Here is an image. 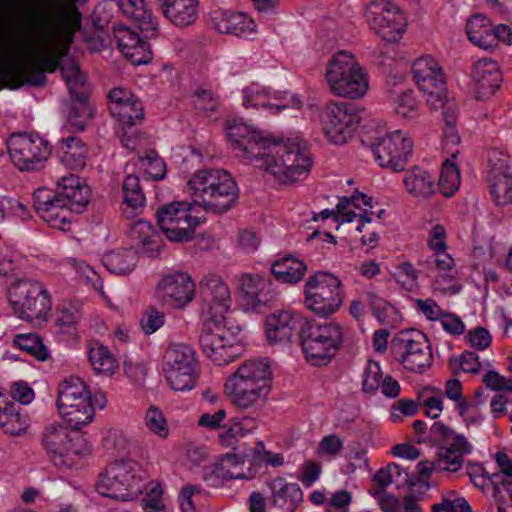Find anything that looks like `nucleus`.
I'll return each mask as SVG.
<instances>
[{
    "label": "nucleus",
    "instance_id": "f257e3e1",
    "mask_svg": "<svg viewBox=\"0 0 512 512\" xmlns=\"http://www.w3.org/2000/svg\"><path fill=\"white\" fill-rule=\"evenodd\" d=\"M13 29L0 28V89L42 86L46 72L60 69L71 97L87 98L86 79L72 62L61 65L81 14L75 0H0Z\"/></svg>",
    "mask_w": 512,
    "mask_h": 512
},
{
    "label": "nucleus",
    "instance_id": "f03ea898",
    "mask_svg": "<svg viewBox=\"0 0 512 512\" xmlns=\"http://www.w3.org/2000/svg\"><path fill=\"white\" fill-rule=\"evenodd\" d=\"M227 137L239 156L271 174L281 184L301 181L311 170L313 160L307 143L300 137L285 141L265 137L241 120L228 122Z\"/></svg>",
    "mask_w": 512,
    "mask_h": 512
},
{
    "label": "nucleus",
    "instance_id": "7ed1b4c3",
    "mask_svg": "<svg viewBox=\"0 0 512 512\" xmlns=\"http://www.w3.org/2000/svg\"><path fill=\"white\" fill-rule=\"evenodd\" d=\"M91 191L78 176L69 174L56 182L55 191L38 188L34 208L39 216L53 227L62 228L70 222L71 213L80 214L90 201Z\"/></svg>",
    "mask_w": 512,
    "mask_h": 512
},
{
    "label": "nucleus",
    "instance_id": "20e7f679",
    "mask_svg": "<svg viewBox=\"0 0 512 512\" xmlns=\"http://www.w3.org/2000/svg\"><path fill=\"white\" fill-rule=\"evenodd\" d=\"M187 188L195 205L215 214L227 212L239 197L237 183L222 169H203L195 172L187 182Z\"/></svg>",
    "mask_w": 512,
    "mask_h": 512
},
{
    "label": "nucleus",
    "instance_id": "39448f33",
    "mask_svg": "<svg viewBox=\"0 0 512 512\" xmlns=\"http://www.w3.org/2000/svg\"><path fill=\"white\" fill-rule=\"evenodd\" d=\"M56 405L72 430H80L94 419L91 392L78 376L71 375L59 383Z\"/></svg>",
    "mask_w": 512,
    "mask_h": 512
},
{
    "label": "nucleus",
    "instance_id": "423d86ee",
    "mask_svg": "<svg viewBox=\"0 0 512 512\" xmlns=\"http://www.w3.org/2000/svg\"><path fill=\"white\" fill-rule=\"evenodd\" d=\"M325 79L331 93L349 99L363 97L368 90V78L355 57L339 51L327 63Z\"/></svg>",
    "mask_w": 512,
    "mask_h": 512
},
{
    "label": "nucleus",
    "instance_id": "0eeeda50",
    "mask_svg": "<svg viewBox=\"0 0 512 512\" xmlns=\"http://www.w3.org/2000/svg\"><path fill=\"white\" fill-rule=\"evenodd\" d=\"M139 465L132 459H120L112 462L100 474L96 484L97 491L120 501H131L142 493Z\"/></svg>",
    "mask_w": 512,
    "mask_h": 512
},
{
    "label": "nucleus",
    "instance_id": "6e6552de",
    "mask_svg": "<svg viewBox=\"0 0 512 512\" xmlns=\"http://www.w3.org/2000/svg\"><path fill=\"white\" fill-rule=\"evenodd\" d=\"M9 303L14 313L27 322L46 321L51 310L49 292L31 279H22L9 288Z\"/></svg>",
    "mask_w": 512,
    "mask_h": 512
},
{
    "label": "nucleus",
    "instance_id": "1a4fd4ad",
    "mask_svg": "<svg viewBox=\"0 0 512 512\" xmlns=\"http://www.w3.org/2000/svg\"><path fill=\"white\" fill-rule=\"evenodd\" d=\"M305 305L321 317H328L339 310L343 303L342 283L331 273L316 272L305 284Z\"/></svg>",
    "mask_w": 512,
    "mask_h": 512
},
{
    "label": "nucleus",
    "instance_id": "9d476101",
    "mask_svg": "<svg viewBox=\"0 0 512 512\" xmlns=\"http://www.w3.org/2000/svg\"><path fill=\"white\" fill-rule=\"evenodd\" d=\"M74 430L72 434L62 424H49L42 433V446L51 462L57 466H71L73 455L86 453L90 450L88 442Z\"/></svg>",
    "mask_w": 512,
    "mask_h": 512
},
{
    "label": "nucleus",
    "instance_id": "9b49d317",
    "mask_svg": "<svg viewBox=\"0 0 512 512\" xmlns=\"http://www.w3.org/2000/svg\"><path fill=\"white\" fill-rule=\"evenodd\" d=\"M428 438L438 446L437 465L445 471H459L463 466L464 455L470 454L473 450V446L464 435L456 433L442 422L432 424Z\"/></svg>",
    "mask_w": 512,
    "mask_h": 512
},
{
    "label": "nucleus",
    "instance_id": "f8f14e48",
    "mask_svg": "<svg viewBox=\"0 0 512 512\" xmlns=\"http://www.w3.org/2000/svg\"><path fill=\"white\" fill-rule=\"evenodd\" d=\"M361 110L347 102H330L321 113L324 134L336 145L352 138L361 120Z\"/></svg>",
    "mask_w": 512,
    "mask_h": 512
},
{
    "label": "nucleus",
    "instance_id": "ddd939ff",
    "mask_svg": "<svg viewBox=\"0 0 512 512\" xmlns=\"http://www.w3.org/2000/svg\"><path fill=\"white\" fill-rule=\"evenodd\" d=\"M191 212L192 205L184 201L162 205L156 213L157 224L170 241H190L200 225V219Z\"/></svg>",
    "mask_w": 512,
    "mask_h": 512
},
{
    "label": "nucleus",
    "instance_id": "4468645a",
    "mask_svg": "<svg viewBox=\"0 0 512 512\" xmlns=\"http://www.w3.org/2000/svg\"><path fill=\"white\" fill-rule=\"evenodd\" d=\"M7 146L11 161L21 171L38 169L50 155L48 142L38 134H13Z\"/></svg>",
    "mask_w": 512,
    "mask_h": 512
},
{
    "label": "nucleus",
    "instance_id": "2eb2a0df",
    "mask_svg": "<svg viewBox=\"0 0 512 512\" xmlns=\"http://www.w3.org/2000/svg\"><path fill=\"white\" fill-rule=\"evenodd\" d=\"M365 19L374 32L387 42L398 41L406 28L400 9L387 0H373L365 10Z\"/></svg>",
    "mask_w": 512,
    "mask_h": 512
},
{
    "label": "nucleus",
    "instance_id": "dca6fc26",
    "mask_svg": "<svg viewBox=\"0 0 512 512\" xmlns=\"http://www.w3.org/2000/svg\"><path fill=\"white\" fill-rule=\"evenodd\" d=\"M413 80L427 94V103L433 108L442 105L446 98V82L442 68L432 56H422L412 65Z\"/></svg>",
    "mask_w": 512,
    "mask_h": 512
},
{
    "label": "nucleus",
    "instance_id": "f3484780",
    "mask_svg": "<svg viewBox=\"0 0 512 512\" xmlns=\"http://www.w3.org/2000/svg\"><path fill=\"white\" fill-rule=\"evenodd\" d=\"M371 148L381 167L399 172L404 170L413 149V142L401 130H396L379 138Z\"/></svg>",
    "mask_w": 512,
    "mask_h": 512
},
{
    "label": "nucleus",
    "instance_id": "a211bd4d",
    "mask_svg": "<svg viewBox=\"0 0 512 512\" xmlns=\"http://www.w3.org/2000/svg\"><path fill=\"white\" fill-rule=\"evenodd\" d=\"M201 293L207 320L222 324L231 304L230 290L216 275H209L201 281Z\"/></svg>",
    "mask_w": 512,
    "mask_h": 512
},
{
    "label": "nucleus",
    "instance_id": "6ab92c4d",
    "mask_svg": "<svg viewBox=\"0 0 512 512\" xmlns=\"http://www.w3.org/2000/svg\"><path fill=\"white\" fill-rule=\"evenodd\" d=\"M299 340L303 352L314 349L340 350L343 332L342 328L335 323L319 325L315 322H305L299 329Z\"/></svg>",
    "mask_w": 512,
    "mask_h": 512
},
{
    "label": "nucleus",
    "instance_id": "aec40b11",
    "mask_svg": "<svg viewBox=\"0 0 512 512\" xmlns=\"http://www.w3.org/2000/svg\"><path fill=\"white\" fill-rule=\"evenodd\" d=\"M197 360L195 354H165L163 371L175 391L191 390L195 386Z\"/></svg>",
    "mask_w": 512,
    "mask_h": 512
},
{
    "label": "nucleus",
    "instance_id": "412c9836",
    "mask_svg": "<svg viewBox=\"0 0 512 512\" xmlns=\"http://www.w3.org/2000/svg\"><path fill=\"white\" fill-rule=\"evenodd\" d=\"M195 285L191 277L183 272L164 276L157 284L159 299L173 308H183L192 301Z\"/></svg>",
    "mask_w": 512,
    "mask_h": 512
},
{
    "label": "nucleus",
    "instance_id": "4be33fe9",
    "mask_svg": "<svg viewBox=\"0 0 512 512\" xmlns=\"http://www.w3.org/2000/svg\"><path fill=\"white\" fill-rule=\"evenodd\" d=\"M108 109L123 126L132 127L142 122L144 109L141 101L131 91L114 88L108 93Z\"/></svg>",
    "mask_w": 512,
    "mask_h": 512
},
{
    "label": "nucleus",
    "instance_id": "5701e85b",
    "mask_svg": "<svg viewBox=\"0 0 512 512\" xmlns=\"http://www.w3.org/2000/svg\"><path fill=\"white\" fill-rule=\"evenodd\" d=\"M301 323L300 314L291 310L275 311L265 319V335L269 344L285 346L292 342Z\"/></svg>",
    "mask_w": 512,
    "mask_h": 512
},
{
    "label": "nucleus",
    "instance_id": "b1692460",
    "mask_svg": "<svg viewBox=\"0 0 512 512\" xmlns=\"http://www.w3.org/2000/svg\"><path fill=\"white\" fill-rule=\"evenodd\" d=\"M243 105L245 107L267 108L275 114L290 107L299 109L302 102L295 96L288 99L286 92H271L270 89H259L256 86H250L243 90Z\"/></svg>",
    "mask_w": 512,
    "mask_h": 512
},
{
    "label": "nucleus",
    "instance_id": "393cba45",
    "mask_svg": "<svg viewBox=\"0 0 512 512\" xmlns=\"http://www.w3.org/2000/svg\"><path fill=\"white\" fill-rule=\"evenodd\" d=\"M224 392L235 406L247 409L265 397L269 390L264 385L248 381L233 373L224 385Z\"/></svg>",
    "mask_w": 512,
    "mask_h": 512
},
{
    "label": "nucleus",
    "instance_id": "a878e982",
    "mask_svg": "<svg viewBox=\"0 0 512 512\" xmlns=\"http://www.w3.org/2000/svg\"><path fill=\"white\" fill-rule=\"evenodd\" d=\"M472 80L477 99L486 100L500 88L502 74L497 62L491 58L479 59L473 66Z\"/></svg>",
    "mask_w": 512,
    "mask_h": 512
},
{
    "label": "nucleus",
    "instance_id": "bb28decb",
    "mask_svg": "<svg viewBox=\"0 0 512 512\" xmlns=\"http://www.w3.org/2000/svg\"><path fill=\"white\" fill-rule=\"evenodd\" d=\"M213 26L222 34L244 36L255 30V22L242 12L220 11L212 17Z\"/></svg>",
    "mask_w": 512,
    "mask_h": 512
},
{
    "label": "nucleus",
    "instance_id": "cd10ccee",
    "mask_svg": "<svg viewBox=\"0 0 512 512\" xmlns=\"http://www.w3.org/2000/svg\"><path fill=\"white\" fill-rule=\"evenodd\" d=\"M116 3L122 13L132 19L138 28L146 33L147 37H152L156 34L158 28L157 20L144 0H117Z\"/></svg>",
    "mask_w": 512,
    "mask_h": 512
},
{
    "label": "nucleus",
    "instance_id": "c85d7f7f",
    "mask_svg": "<svg viewBox=\"0 0 512 512\" xmlns=\"http://www.w3.org/2000/svg\"><path fill=\"white\" fill-rule=\"evenodd\" d=\"M403 184L411 196L420 200L429 199L437 191L435 177L418 166L405 172Z\"/></svg>",
    "mask_w": 512,
    "mask_h": 512
},
{
    "label": "nucleus",
    "instance_id": "c756f323",
    "mask_svg": "<svg viewBox=\"0 0 512 512\" xmlns=\"http://www.w3.org/2000/svg\"><path fill=\"white\" fill-rule=\"evenodd\" d=\"M241 290L247 301L254 307L265 306L276 296L271 281L258 275L243 276L241 278Z\"/></svg>",
    "mask_w": 512,
    "mask_h": 512
},
{
    "label": "nucleus",
    "instance_id": "7c9ffc66",
    "mask_svg": "<svg viewBox=\"0 0 512 512\" xmlns=\"http://www.w3.org/2000/svg\"><path fill=\"white\" fill-rule=\"evenodd\" d=\"M163 15L175 26L186 27L198 17V0H159Z\"/></svg>",
    "mask_w": 512,
    "mask_h": 512
},
{
    "label": "nucleus",
    "instance_id": "2f4dec72",
    "mask_svg": "<svg viewBox=\"0 0 512 512\" xmlns=\"http://www.w3.org/2000/svg\"><path fill=\"white\" fill-rule=\"evenodd\" d=\"M269 488L273 505L287 512H295L303 502V492L297 483H287L284 478L277 477L269 483Z\"/></svg>",
    "mask_w": 512,
    "mask_h": 512
},
{
    "label": "nucleus",
    "instance_id": "473e14b6",
    "mask_svg": "<svg viewBox=\"0 0 512 512\" xmlns=\"http://www.w3.org/2000/svg\"><path fill=\"white\" fill-rule=\"evenodd\" d=\"M122 192L121 211L124 217L132 219L142 213L146 198L139 177L133 174L127 175L122 184Z\"/></svg>",
    "mask_w": 512,
    "mask_h": 512
},
{
    "label": "nucleus",
    "instance_id": "72a5a7b5",
    "mask_svg": "<svg viewBox=\"0 0 512 512\" xmlns=\"http://www.w3.org/2000/svg\"><path fill=\"white\" fill-rule=\"evenodd\" d=\"M57 152L63 165L71 170L83 169L87 161V148L77 136H69L59 140Z\"/></svg>",
    "mask_w": 512,
    "mask_h": 512
},
{
    "label": "nucleus",
    "instance_id": "f704fd0d",
    "mask_svg": "<svg viewBox=\"0 0 512 512\" xmlns=\"http://www.w3.org/2000/svg\"><path fill=\"white\" fill-rule=\"evenodd\" d=\"M466 33L468 39L476 46L485 50L495 48L493 25L483 14H474L467 21Z\"/></svg>",
    "mask_w": 512,
    "mask_h": 512
},
{
    "label": "nucleus",
    "instance_id": "c9c22d12",
    "mask_svg": "<svg viewBox=\"0 0 512 512\" xmlns=\"http://www.w3.org/2000/svg\"><path fill=\"white\" fill-rule=\"evenodd\" d=\"M306 270V264L302 260L290 255L276 260L271 266V272L276 280L288 284L302 280Z\"/></svg>",
    "mask_w": 512,
    "mask_h": 512
},
{
    "label": "nucleus",
    "instance_id": "e433bc0d",
    "mask_svg": "<svg viewBox=\"0 0 512 512\" xmlns=\"http://www.w3.org/2000/svg\"><path fill=\"white\" fill-rule=\"evenodd\" d=\"M234 374L247 379L251 382H257L264 385L267 390H270L268 382L272 379L271 363L268 357H260L244 362Z\"/></svg>",
    "mask_w": 512,
    "mask_h": 512
},
{
    "label": "nucleus",
    "instance_id": "4c0bfd02",
    "mask_svg": "<svg viewBox=\"0 0 512 512\" xmlns=\"http://www.w3.org/2000/svg\"><path fill=\"white\" fill-rule=\"evenodd\" d=\"M130 237L142 244L151 257L160 252V236L154 231L151 223L139 220L134 222L129 229Z\"/></svg>",
    "mask_w": 512,
    "mask_h": 512
},
{
    "label": "nucleus",
    "instance_id": "58836bf2",
    "mask_svg": "<svg viewBox=\"0 0 512 512\" xmlns=\"http://www.w3.org/2000/svg\"><path fill=\"white\" fill-rule=\"evenodd\" d=\"M216 331L211 330L208 323L204 324L203 330L199 337V343L202 348V352H217L220 349L227 347L234 349L239 352L242 349V345L239 343H229L223 335V329L220 327L222 324H214Z\"/></svg>",
    "mask_w": 512,
    "mask_h": 512
},
{
    "label": "nucleus",
    "instance_id": "ea45409f",
    "mask_svg": "<svg viewBox=\"0 0 512 512\" xmlns=\"http://www.w3.org/2000/svg\"><path fill=\"white\" fill-rule=\"evenodd\" d=\"M137 255L133 249L112 251L103 257L104 266L114 274L130 273L136 265Z\"/></svg>",
    "mask_w": 512,
    "mask_h": 512
},
{
    "label": "nucleus",
    "instance_id": "a19ab883",
    "mask_svg": "<svg viewBox=\"0 0 512 512\" xmlns=\"http://www.w3.org/2000/svg\"><path fill=\"white\" fill-rule=\"evenodd\" d=\"M487 181L512 176V160L509 155L497 149H492L487 156Z\"/></svg>",
    "mask_w": 512,
    "mask_h": 512
},
{
    "label": "nucleus",
    "instance_id": "79ce46f5",
    "mask_svg": "<svg viewBox=\"0 0 512 512\" xmlns=\"http://www.w3.org/2000/svg\"><path fill=\"white\" fill-rule=\"evenodd\" d=\"M437 189L445 197H451L459 188L460 185V173L454 163L446 160L443 164Z\"/></svg>",
    "mask_w": 512,
    "mask_h": 512
},
{
    "label": "nucleus",
    "instance_id": "37998d69",
    "mask_svg": "<svg viewBox=\"0 0 512 512\" xmlns=\"http://www.w3.org/2000/svg\"><path fill=\"white\" fill-rule=\"evenodd\" d=\"M394 341L403 345L404 352H424L431 349L426 335L419 330L402 331Z\"/></svg>",
    "mask_w": 512,
    "mask_h": 512
},
{
    "label": "nucleus",
    "instance_id": "c03bdc74",
    "mask_svg": "<svg viewBox=\"0 0 512 512\" xmlns=\"http://www.w3.org/2000/svg\"><path fill=\"white\" fill-rule=\"evenodd\" d=\"M487 184L496 205L505 206L512 203V176L487 181Z\"/></svg>",
    "mask_w": 512,
    "mask_h": 512
},
{
    "label": "nucleus",
    "instance_id": "a18cd8bd",
    "mask_svg": "<svg viewBox=\"0 0 512 512\" xmlns=\"http://www.w3.org/2000/svg\"><path fill=\"white\" fill-rule=\"evenodd\" d=\"M88 359L98 375L111 376L120 367V359L115 354H88Z\"/></svg>",
    "mask_w": 512,
    "mask_h": 512
},
{
    "label": "nucleus",
    "instance_id": "49530a36",
    "mask_svg": "<svg viewBox=\"0 0 512 512\" xmlns=\"http://www.w3.org/2000/svg\"><path fill=\"white\" fill-rule=\"evenodd\" d=\"M13 347L22 352H47L43 338L35 332L15 335L13 338Z\"/></svg>",
    "mask_w": 512,
    "mask_h": 512
},
{
    "label": "nucleus",
    "instance_id": "de8ad7c7",
    "mask_svg": "<svg viewBox=\"0 0 512 512\" xmlns=\"http://www.w3.org/2000/svg\"><path fill=\"white\" fill-rule=\"evenodd\" d=\"M144 422L145 426L150 432L158 435L161 438L167 437V421L164 414L158 407L151 405L148 408L144 417Z\"/></svg>",
    "mask_w": 512,
    "mask_h": 512
},
{
    "label": "nucleus",
    "instance_id": "09e8293b",
    "mask_svg": "<svg viewBox=\"0 0 512 512\" xmlns=\"http://www.w3.org/2000/svg\"><path fill=\"white\" fill-rule=\"evenodd\" d=\"M193 104L200 112H212L218 108L220 100L213 90L198 87L193 94Z\"/></svg>",
    "mask_w": 512,
    "mask_h": 512
},
{
    "label": "nucleus",
    "instance_id": "8fccbe9b",
    "mask_svg": "<svg viewBox=\"0 0 512 512\" xmlns=\"http://www.w3.org/2000/svg\"><path fill=\"white\" fill-rule=\"evenodd\" d=\"M450 369L454 373L459 371L476 374L481 369L477 354H459L452 356L448 361Z\"/></svg>",
    "mask_w": 512,
    "mask_h": 512
},
{
    "label": "nucleus",
    "instance_id": "3c124183",
    "mask_svg": "<svg viewBox=\"0 0 512 512\" xmlns=\"http://www.w3.org/2000/svg\"><path fill=\"white\" fill-rule=\"evenodd\" d=\"M397 360L405 369L414 373H423L433 363V354H400Z\"/></svg>",
    "mask_w": 512,
    "mask_h": 512
},
{
    "label": "nucleus",
    "instance_id": "603ef678",
    "mask_svg": "<svg viewBox=\"0 0 512 512\" xmlns=\"http://www.w3.org/2000/svg\"><path fill=\"white\" fill-rule=\"evenodd\" d=\"M428 266H435L439 271H443L444 274L440 276L445 281L451 282L453 280V275L448 272L452 270L454 266L453 258L446 252V249L435 251L431 256H429L426 260Z\"/></svg>",
    "mask_w": 512,
    "mask_h": 512
},
{
    "label": "nucleus",
    "instance_id": "864d4df0",
    "mask_svg": "<svg viewBox=\"0 0 512 512\" xmlns=\"http://www.w3.org/2000/svg\"><path fill=\"white\" fill-rule=\"evenodd\" d=\"M381 378L382 372L379 364L369 359L363 375V392L366 394L374 393L379 388Z\"/></svg>",
    "mask_w": 512,
    "mask_h": 512
},
{
    "label": "nucleus",
    "instance_id": "5fc2aeb1",
    "mask_svg": "<svg viewBox=\"0 0 512 512\" xmlns=\"http://www.w3.org/2000/svg\"><path fill=\"white\" fill-rule=\"evenodd\" d=\"M114 33L117 45L123 55L129 52L131 47L137 45L142 40V38L129 27H118L114 30Z\"/></svg>",
    "mask_w": 512,
    "mask_h": 512
},
{
    "label": "nucleus",
    "instance_id": "6e6d98bb",
    "mask_svg": "<svg viewBox=\"0 0 512 512\" xmlns=\"http://www.w3.org/2000/svg\"><path fill=\"white\" fill-rule=\"evenodd\" d=\"M164 318V313L150 306L145 310L140 320V325L145 334L149 335L156 332L160 327L163 326Z\"/></svg>",
    "mask_w": 512,
    "mask_h": 512
},
{
    "label": "nucleus",
    "instance_id": "4d7b16f0",
    "mask_svg": "<svg viewBox=\"0 0 512 512\" xmlns=\"http://www.w3.org/2000/svg\"><path fill=\"white\" fill-rule=\"evenodd\" d=\"M367 302L372 310L373 315L383 324H387L388 314L393 307L383 298L373 292H367Z\"/></svg>",
    "mask_w": 512,
    "mask_h": 512
},
{
    "label": "nucleus",
    "instance_id": "13d9d810",
    "mask_svg": "<svg viewBox=\"0 0 512 512\" xmlns=\"http://www.w3.org/2000/svg\"><path fill=\"white\" fill-rule=\"evenodd\" d=\"M418 103L413 92H403L397 99L396 113L404 118L412 119L417 115Z\"/></svg>",
    "mask_w": 512,
    "mask_h": 512
},
{
    "label": "nucleus",
    "instance_id": "bf43d9fd",
    "mask_svg": "<svg viewBox=\"0 0 512 512\" xmlns=\"http://www.w3.org/2000/svg\"><path fill=\"white\" fill-rule=\"evenodd\" d=\"M163 489L160 484H155L142 499L143 508L148 512H159L164 509L162 501Z\"/></svg>",
    "mask_w": 512,
    "mask_h": 512
},
{
    "label": "nucleus",
    "instance_id": "052dcab7",
    "mask_svg": "<svg viewBox=\"0 0 512 512\" xmlns=\"http://www.w3.org/2000/svg\"><path fill=\"white\" fill-rule=\"evenodd\" d=\"M465 338L470 343L471 347L477 350L487 349L492 341L489 331L481 326H478L467 333Z\"/></svg>",
    "mask_w": 512,
    "mask_h": 512
},
{
    "label": "nucleus",
    "instance_id": "680f3d73",
    "mask_svg": "<svg viewBox=\"0 0 512 512\" xmlns=\"http://www.w3.org/2000/svg\"><path fill=\"white\" fill-rule=\"evenodd\" d=\"M71 262L73 266H75L76 269L83 275L86 282L93 287L94 290H96L100 294H104L103 281L98 272H96L92 267L85 264L84 262L77 264V261L75 259H72Z\"/></svg>",
    "mask_w": 512,
    "mask_h": 512
},
{
    "label": "nucleus",
    "instance_id": "e2e57ef3",
    "mask_svg": "<svg viewBox=\"0 0 512 512\" xmlns=\"http://www.w3.org/2000/svg\"><path fill=\"white\" fill-rule=\"evenodd\" d=\"M124 372L133 383L139 387L144 385L147 375L146 366L140 362H132L131 360H123Z\"/></svg>",
    "mask_w": 512,
    "mask_h": 512
},
{
    "label": "nucleus",
    "instance_id": "0e129e2a",
    "mask_svg": "<svg viewBox=\"0 0 512 512\" xmlns=\"http://www.w3.org/2000/svg\"><path fill=\"white\" fill-rule=\"evenodd\" d=\"M418 412V404L410 399H400L391 406V420L393 422L401 420L400 414L404 416H414Z\"/></svg>",
    "mask_w": 512,
    "mask_h": 512
},
{
    "label": "nucleus",
    "instance_id": "69168bd1",
    "mask_svg": "<svg viewBox=\"0 0 512 512\" xmlns=\"http://www.w3.org/2000/svg\"><path fill=\"white\" fill-rule=\"evenodd\" d=\"M132 64H146L151 60L149 45L143 39L124 55Z\"/></svg>",
    "mask_w": 512,
    "mask_h": 512
},
{
    "label": "nucleus",
    "instance_id": "338daca9",
    "mask_svg": "<svg viewBox=\"0 0 512 512\" xmlns=\"http://www.w3.org/2000/svg\"><path fill=\"white\" fill-rule=\"evenodd\" d=\"M10 395L14 400L26 405L33 401L35 394L28 383L18 381L11 385Z\"/></svg>",
    "mask_w": 512,
    "mask_h": 512
},
{
    "label": "nucleus",
    "instance_id": "774afa93",
    "mask_svg": "<svg viewBox=\"0 0 512 512\" xmlns=\"http://www.w3.org/2000/svg\"><path fill=\"white\" fill-rule=\"evenodd\" d=\"M488 388L494 391H512V379H506L496 371H489L483 378Z\"/></svg>",
    "mask_w": 512,
    "mask_h": 512
}]
</instances>
